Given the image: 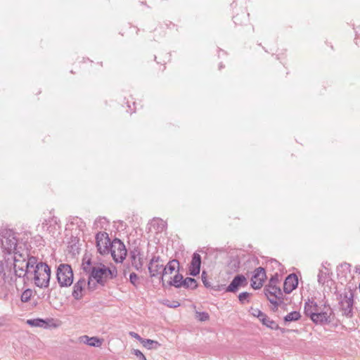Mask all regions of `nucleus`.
<instances>
[{"instance_id": "nucleus-29", "label": "nucleus", "mask_w": 360, "mask_h": 360, "mask_svg": "<svg viewBox=\"0 0 360 360\" xmlns=\"http://www.w3.org/2000/svg\"><path fill=\"white\" fill-rule=\"evenodd\" d=\"M53 223L56 224L57 223V218L55 217H51L49 219H45L44 221L42 223V228L45 229L47 228L46 230H49V225H51Z\"/></svg>"}, {"instance_id": "nucleus-8", "label": "nucleus", "mask_w": 360, "mask_h": 360, "mask_svg": "<svg viewBox=\"0 0 360 360\" xmlns=\"http://www.w3.org/2000/svg\"><path fill=\"white\" fill-rule=\"evenodd\" d=\"M311 314V320L316 324H326L331 321L330 316L333 314L332 309L329 305L324 304L323 308H321L316 313Z\"/></svg>"}, {"instance_id": "nucleus-38", "label": "nucleus", "mask_w": 360, "mask_h": 360, "mask_svg": "<svg viewBox=\"0 0 360 360\" xmlns=\"http://www.w3.org/2000/svg\"><path fill=\"white\" fill-rule=\"evenodd\" d=\"M132 354H134L139 360H146L144 354L139 349H134Z\"/></svg>"}, {"instance_id": "nucleus-40", "label": "nucleus", "mask_w": 360, "mask_h": 360, "mask_svg": "<svg viewBox=\"0 0 360 360\" xmlns=\"http://www.w3.org/2000/svg\"><path fill=\"white\" fill-rule=\"evenodd\" d=\"M160 262H162V259H161L160 256H153L151 258V259H150L149 263H152V264L157 263V264H159Z\"/></svg>"}, {"instance_id": "nucleus-44", "label": "nucleus", "mask_w": 360, "mask_h": 360, "mask_svg": "<svg viewBox=\"0 0 360 360\" xmlns=\"http://www.w3.org/2000/svg\"><path fill=\"white\" fill-rule=\"evenodd\" d=\"M4 271V265L2 262L0 260V274Z\"/></svg>"}, {"instance_id": "nucleus-31", "label": "nucleus", "mask_w": 360, "mask_h": 360, "mask_svg": "<svg viewBox=\"0 0 360 360\" xmlns=\"http://www.w3.org/2000/svg\"><path fill=\"white\" fill-rule=\"evenodd\" d=\"M251 310H252V314L254 316L257 317L260 321L262 320V318H264L266 315L264 312H262L259 309L252 308Z\"/></svg>"}, {"instance_id": "nucleus-24", "label": "nucleus", "mask_w": 360, "mask_h": 360, "mask_svg": "<svg viewBox=\"0 0 360 360\" xmlns=\"http://www.w3.org/2000/svg\"><path fill=\"white\" fill-rule=\"evenodd\" d=\"M184 277L180 274H176L172 280L169 281V285L179 288L182 287Z\"/></svg>"}, {"instance_id": "nucleus-15", "label": "nucleus", "mask_w": 360, "mask_h": 360, "mask_svg": "<svg viewBox=\"0 0 360 360\" xmlns=\"http://www.w3.org/2000/svg\"><path fill=\"white\" fill-rule=\"evenodd\" d=\"M130 259L131 265L137 271H141L143 267V261L141 257L140 251L138 249H134L130 252Z\"/></svg>"}, {"instance_id": "nucleus-34", "label": "nucleus", "mask_w": 360, "mask_h": 360, "mask_svg": "<svg viewBox=\"0 0 360 360\" xmlns=\"http://www.w3.org/2000/svg\"><path fill=\"white\" fill-rule=\"evenodd\" d=\"M138 280H139V276H138V275L136 273L132 272V273L130 274V275H129V281H130V283L133 285H134V286L137 285Z\"/></svg>"}, {"instance_id": "nucleus-32", "label": "nucleus", "mask_w": 360, "mask_h": 360, "mask_svg": "<svg viewBox=\"0 0 360 360\" xmlns=\"http://www.w3.org/2000/svg\"><path fill=\"white\" fill-rule=\"evenodd\" d=\"M106 223H107V220L105 217H100L95 221L94 226H96V229H98V228L103 229V224H106Z\"/></svg>"}, {"instance_id": "nucleus-45", "label": "nucleus", "mask_w": 360, "mask_h": 360, "mask_svg": "<svg viewBox=\"0 0 360 360\" xmlns=\"http://www.w3.org/2000/svg\"><path fill=\"white\" fill-rule=\"evenodd\" d=\"M271 263L274 264H276V265H278V266H280V265H281V264H280L277 260H276V259H273V260H271Z\"/></svg>"}, {"instance_id": "nucleus-5", "label": "nucleus", "mask_w": 360, "mask_h": 360, "mask_svg": "<svg viewBox=\"0 0 360 360\" xmlns=\"http://www.w3.org/2000/svg\"><path fill=\"white\" fill-rule=\"evenodd\" d=\"M56 278L61 288L70 286L73 283V272L70 265L60 264L57 269Z\"/></svg>"}, {"instance_id": "nucleus-46", "label": "nucleus", "mask_w": 360, "mask_h": 360, "mask_svg": "<svg viewBox=\"0 0 360 360\" xmlns=\"http://www.w3.org/2000/svg\"><path fill=\"white\" fill-rule=\"evenodd\" d=\"M355 271H356V273L360 274V266H356L355 267Z\"/></svg>"}, {"instance_id": "nucleus-2", "label": "nucleus", "mask_w": 360, "mask_h": 360, "mask_svg": "<svg viewBox=\"0 0 360 360\" xmlns=\"http://www.w3.org/2000/svg\"><path fill=\"white\" fill-rule=\"evenodd\" d=\"M36 257L31 256L27 253L22 254L18 252H14L13 268L15 275L18 277H25L28 271L32 269L37 262Z\"/></svg>"}, {"instance_id": "nucleus-36", "label": "nucleus", "mask_w": 360, "mask_h": 360, "mask_svg": "<svg viewBox=\"0 0 360 360\" xmlns=\"http://www.w3.org/2000/svg\"><path fill=\"white\" fill-rule=\"evenodd\" d=\"M97 284L98 283H96V281L93 282V280H90V276H89V280L87 283L88 289L91 291H94V290H96Z\"/></svg>"}, {"instance_id": "nucleus-13", "label": "nucleus", "mask_w": 360, "mask_h": 360, "mask_svg": "<svg viewBox=\"0 0 360 360\" xmlns=\"http://www.w3.org/2000/svg\"><path fill=\"white\" fill-rule=\"evenodd\" d=\"M201 266V256L194 252L192 255V259L189 266V274L196 276L200 274Z\"/></svg>"}, {"instance_id": "nucleus-25", "label": "nucleus", "mask_w": 360, "mask_h": 360, "mask_svg": "<svg viewBox=\"0 0 360 360\" xmlns=\"http://www.w3.org/2000/svg\"><path fill=\"white\" fill-rule=\"evenodd\" d=\"M301 318V314L297 311H293L289 314H288L286 316H284L283 321L284 322L288 323L292 321H297Z\"/></svg>"}, {"instance_id": "nucleus-43", "label": "nucleus", "mask_w": 360, "mask_h": 360, "mask_svg": "<svg viewBox=\"0 0 360 360\" xmlns=\"http://www.w3.org/2000/svg\"><path fill=\"white\" fill-rule=\"evenodd\" d=\"M158 221L160 223L162 229L165 226V222L162 219H158Z\"/></svg>"}, {"instance_id": "nucleus-27", "label": "nucleus", "mask_w": 360, "mask_h": 360, "mask_svg": "<svg viewBox=\"0 0 360 360\" xmlns=\"http://www.w3.org/2000/svg\"><path fill=\"white\" fill-rule=\"evenodd\" d=\"M263 325L266 326V327L271 328L277 330L279 328L278 325L276 323V321L271 320L266 315L264 318H262V320L261 321Z\"/></svg>"}, {"instance_id": "nucleus-16", "label": "nucleus", "mask_w": 360, "mask_h": 360, "mask_svg": "<svg viewBox=\"0 0 360 360\" xmlns=\"http://www.w3.org/2000/svg\"><path fill=\"white\" fill-rule=\"evenodd\" d=\"M86 285V280L84 278H80L73 287V291L72 293V297L75 300H80L82 297V291Z\"/></svg>"}, {"instance_id": "nucleus-42", "label": "nucleus", "mask_w": 360, "mask_h": 360, "mask_svg": "<svg viewBox=\"0 0 360 360\" xmlns=\"http://www.w3.org/2000/svg\"><path fill=\"white\" fill-rule=\"evenodd\" d=\"M341 266H342V268L345 269H349V267H350V264H348V263H346V262H345V263H344V264H341Z\"/></svg>"}, {"instance_id": "nucleus-39", "label": "nucleus", "mask_w": 360, "mask_h": 360, "mask_svg": "<svg viewBox=\"0 0 360 360\" xmlns=\"http://www.w3.org/2000/svg\"><path fill=\"white\" fill-rule=\"evenodd\" d=\"M206 273L205 271H202V281L204 284V285L206 287V288H210L211 286L210 282L207 280V278H206Z\"/></svg>"}, {"instance_id": "nucleus-12", "label": "nucleus", "mask_w": 360, "mask_h": 360, "mask_svg": "<svg viewBox=\"0 0 360 360\" xmlns=\"http://www.w3.org/2000/svg\"><path fill=\"white\" fill-rule=\"evenodd\" d=\"M248 284L247 279L243 274L236 275L226 289V292H236L241 286Z\"/></svg>"}, {"instance_id": "nucleus-47", "label": "nucleus", "mask_w": 360, "mask_h": 360, "mask_svg": "<svg viewBox=\"0 0 360 360\" xmlns=\"http://www.w3.org/2000/svg\"><path fill=\"white\" fill-rule=\"evenodd\" d=\"M233 21L235 23H238L237 21H238V18H237V16H234L233 17Z\"/></svg>"}, {"instance_id": "nucleus-21", "label": "nucleus", "mask_w": 360, "mask_h": 360, "mask_svg": "<svg viewBox=\"0 0 360 360\" xmlns=\"http://www.w3.org/2000/svg\"><path fill=\"white\" fill-rule=\"evenodd\" d=\"M163 268V264H152L149 263L148 264V270L151 277H155L158 274H160V270Z\"/></svg>"}, {"instance_id": "nucleus-35", "label": "nucleus", "mask_w": 360, "mask_h": 360, "mask_svg": "<svg viewBox=\"0 0 360 360\" xmlns=\"http://www.w3.org/2000/svg\"><path fill=\"white\" fill-rule=\"evenodd\" d=\"M209 314L207 312H197V318L201 321H205L209 319Z\"/></svg>"}, {"instance_id": "nucleus-28", "label": "nucleus", "mask_w": 360, "mask_h": 360, "mask_svg": "<svg viewBox=\"0 0 360 360\" xmlns=\"http://www.w3.org/2000/svg\"><path fill=\"white\" fill-rule=\"evenodd\" d=\"M33 292L31 289H26L25 290L20 297V300L22 302H27L30 301L31 297L32 296Z\"/></svg>"}, {"instance_id": "nucleus-37", "label": "nucleus", "mask_w": 360, "mask_h": 360, "mask_svg": "<svg viewBox=\"0 0 360 360\" xmlns=\"http://www.w3.org/2000/svg\"><path fill=\"white\" fill-rule=\"evenodd\" d=\"M278 274H276L274 275L269 280V285H276L277 283L278 282Z\"/></svg>"}, {"instance_id": "nucleus-7", "label": "nucleus", "mask_w": 360, "mask_h": 360, "mask_svg": "<svg viewBox=\"0 0 360 360\" xmlns=\"http://www.w3.org/2000/svg\"><path fill=\"white\" fill-rule=\"evenodd\" d=\"M109 250L110 251L113 259L117 263H122L125 259L127 253V250L124 243L118 238H115L111 242Z\"/></svg>"}, {"instance_id": "nucleus-48", "label": "nucleus", "mask_w": 360, "mask_h": 360, "mask_svg": "<svg viewBox=\"0 0 360 360\" xmlns=\"http://www.w3.org/2000/svg\"><path fill=\"white\" fill-rule=\"evenodd\" d=\"M178 306H179V303H177L176 304H174V306H172V307H178Z\"/></svg>"}, {"instance_id": "nucleus-22", "label": "nucleus", "mask_w": 360, "mask_h": 360, "mask_svg": "<svg viewBox=\"0 0 360 360\" xmlns=\"http://www.w3.org/2000/svg\"><path fill=\"white\" fill-rule=\"evenodd\" d=\"M27 323L34 327H41L46 328L49 326L47 321L42 319H34L27 320Z\"/></svg>"}, {"instance_id": "nucleus-10", "label": "nucleus", "mask_w": 360, "mask_h": 360, "mask_svg": "<svg viewBox=\"0 0 360 360\" xmlns=\"http://www.w3.org/2000/svg\"><path fill=\"white\" fill-rule=\"evenodd\" d=\"M264 290L268 300L275 307H278L279 304L278 300L281 299L283 296L281 288L276 285H268L264 288Z\"/></svg>"}, {"instance_id": "nucleus-49", "label": "nucleus", "mask_w": 360, "mask_h": 360, "mask_svg": "<svg viewBox=\"0 0 360 360\" xmlns=\"http://www.w3.org/2000/svg\"><path fill=\"white\" fill-rule=\"evenodd\" d=\"M221 68H222V65H221V64H220V65H219V69H221Z\"/></svg>"}, {"instance_id": "nucleus-17", "label": "nucleus", "mask_w": 360, "mask_h": 360, "mask_svg": "<svg viewBox=\"0 0 360 360\" xmlns=\"http://www.w3.org/2000/svg\"><path fill=\"white\" fill-rule=\"evenodd\" d=\"M80 342L95 347H99L102 345V340L97 337L89 338L87 335H83L80 337Z\"/></svg>"}, {"instance_id": "nucleus-23", "label": "nucleus", "mask_w": 360, "mask_h": 360, "mask_svg": "<svg viewBox=\"0 0 360 360\" xmlns=\"http://www.w3.org/2000/svg\"><path fill=\"white\" fill-rule=\"evenodd\" d=\"M182 287L186 289L194 290L198 287V283L195 278L187 277L184 278Z\"/></svg>"}, {"instance_id": "nucleus-20", "label": "nucleus", "mask_w": 360, "mask_h": 360, "mask_svg": "<svg viewBox=\"0 0 360 360\" xmlns=\"http://www.w3.org/2000/svg\"><path fill=\"white\" fill-rule=\"evenodd\" d=\"M329 273L330 271L326 267H323L319 270L318 274V282L321 285H324L326 282H328L329 279Z\"/></svg>"}, {"instance_id": "nucleus-3", "label": "nucleus", "mask_w": 360, "mask_h": 360, "mask_svg": "<svg viewBox=\"0 0 360 360\" xmlns=\"http://www.w3.org/2000/svg\"><path fill=\"white\" fill-rule=\"evenodd\" d=\"M90 280H94L96 283L104 287L108 280L114 279L117 276L116 267L109 268L101 263L93 265L91 273L89 275Z\"/></svg>"}, {"instance_id": "nucleus-1", "label": "nucleus", "mask_w": 360, "mask_h": 360, "mask_svg": "<svg viewBox=\"0 0 360 360\" xmlns=\"http://www.w3.org/2000/svg\"><path fill=\"white\" fill-rule=\"evenodd\" d=\"M26 278L33 280L34 284L40 288H47L50 282L51 268L46 263L38 262L37 258L36 264H34L32 269L28 271Z\"/></svg>"}, {"instance_id": "nucleus-4", "label": "nucleus", "mask_w": 360, "mask_h": 360, "mask_svg": "<svg viewBox=\"0 0 360 360\" xmlns=\"http://www.w3.org/2000/svg\"><path fill=\"white\" fill-rule=\"evenodd\" d=\"M339 308L342 315L347 317H352L353 315L354 294L350 290H345L338 296Z\"/></svg>"}, {"instance_id": "nucleus-18", "label": "nucleus", "mask_w": 360, "mask_h": 360, "mask_svg": "<svg viewBox=\"0 0 360 360\" xmlns=\"http://www.w3.org/2000/svg\"><path fill=\"white\" fill-rule=\"evenodd\" d=\"M321 307H319L314 300H309L307 302L304 304V313L307 316L311 317V313H316L319 310H320Z\"/></svg>"}, {"instance_id": "nucleus-26", "label": "nucleus", "mask_w": 360, "mask_h": 360, "mask_svg": "<svg viewBox=\"0 0 360 360\" xmlns=\"http://www.w3.org/2000/svg\"><path fill=\"white\" fill-rule=\"evenodd\" d=\"M141 344L148 349H156L160 346L158 342L150 339H143Z\"/></svg>"}, {"instance_id": "nucleus-6", "label": "nucleus", "mask_w": 360, "mask_h": 360, "mask_svg": "<svg viewBox=\"0 0 360 360\" xmlns=\"http://www.w3.org/2000/svg\"><path fill=\"white\" fill-rule=\"evenodd\" d=\"M1 243L3 252L8 255L14 253L17 247V238L14 232L11 230L2 231Z\"/></svg>"}, {"instance_id": "nucleus-11", "label": "nucleus", "mask_w": 360, "mask_h": 360, "mask_svg": "<svg viewBox=\"0 0 360 360\" xmlns=\"http://www.w3.org/2000/svg\"><path fill=\"white\" fill-rule=\"evenodd\" d=\"M265 278V269L261 266L255 269L251 278V287L255 290L261 288Z\"/></svg>"}, {"instance_id": "nucleus-14", "label": "nucleus", "mask_w": 360, "mask_h": 360, "mask_svg": "<svg viewBox=\"0 0 360 360\" xmlns=\"http://www.w3.org/2000/svg\"><path fill=\"white\" fill-rule=\"evenodd\" d=\"M297 276L294 274H291L284 281L283 290L285 293L289 294L297 287Z\"/></svg>"}, {"instance_id": "nucleus-33", "label": "nucleus", "mask_w": 360, "mask_h": 360, "mask_svg": "<svg viewBox=\"0 0 360 360\" xmlns=\"http://www.w3.org/2000/svg\"><path fill=\"white\" fill-rule=\"evenodd\" d=\"M250 293L248 292H243L239 294L238 295V300L239 301L241 302V303H244L246 300L248 302H249V300H248V297H250Z\"/></svg>"}, {"instance_id": "nucleus-50", "label": "nucleus", "mask_w": 360, "mask_h": 360, "mask_svg": "<svg viewBox=\"0 0 360 360\" xmlns=\"http://www.w3.org/2000/svg\"><path fill=\"white\" fill-rule=\"evenodd\" d=\"M146 360H147V359H146Z\"/></svg>"}, {"instance_id": "nucleus-19", "label": "nucleus", "mask_w": 360, "mask_h": 360, "mask_svg": "<svg viewBox=\"0 0 360 360\" xmlns=\"http://www.w3.org/2000/svg\"><path fill=\"white\" fill-rule=\"evenodd\" d=\"M179 263L176 259H172L169 261L167 264L162 269V280L163 276L167 274H172L176 267H179Z\"/></svg>"}, {"instance_id": "nucleus-9", "label": "nucleus", "mask_w": 360, "mask_h": 360, "mask_svg": "<svg viewBox=\"0 0 360 360\" xmlns=\"http://www.w3.org/2000/svg\"><path fill=\"white\" fill-rule=\"evenodd\" d=\"M96 247L101 254H105L109 252L110 240L108 234L105 232H98L96 236Z\"/></svg>"}, {"instance_id": "nucleus-30", "label": "nucleus", "mask_w": 360, "mask_h": 360, "mask_svg": "<svg viewBox=\"0 0 360 360\" xmlns=\"http://www.w3.org/2000/svg\"><path fill=\"white\" fill-rule=\"evenodd\" d=\"M82 267L83 270L89 275L90 273H91V269H93L91 260L88 259L86 262H83Z\"/></svg>"}, {"instance_id": "nucleus-41", "label": "nucleus", "mask_w": 360, "mask_h": 360, "mask_svg": "<svg viewBox=\"0 0 360 360\" xmlns=\"http://www.w3.org/2000/svg\"><path fill=\"white\" fill-rule=\"evenodd\" d=\"M130 336L132 338H136V340H139V342L141 343L143 338H142L139 334L136 333L135 332H130L129 333Z\"/></svg>"}]
</instances>
